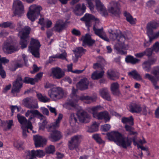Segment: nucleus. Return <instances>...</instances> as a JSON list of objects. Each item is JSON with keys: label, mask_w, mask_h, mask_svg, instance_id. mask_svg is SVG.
<instances>
[{"label": "nucleus", "mask_w": 159, "mask_h": 159, "mask_svg": "<svg viewBox=\"0 0 159 159\" xmlns=\"http://www.w3.org/2000/svg\"><path fill=\"white\" fill-rule=\"evenodd\" d=\"M55 151V147L52 145H50L45 148V152L48 154H53Z\"/></svg>", "instance_id": "obj_46"}, {"label": "nucleus", "mask_w": 159, "mask_h": 159, "mask_svg": "<svg viewBox=\"0 0 159 159\" xmlns=\"http://www.w3.org/2000/svg\"><path fill=\"white\" fill-rule=\"evenodd\" d=\"M47 107L48 108L49 110L51 112L54 114V116H56L57 115V112L56 109L54 107H52L49 105L47 106Z\"/></svg>", "instance_id": "obj_56"}, {"label": "nucleus", "mask_w": 159, "mask_h": 159, "mask_svg": "<svg viewBox=\"0 0 159 159\" xmlns=\"http://www.w3.org/2000/svg\"><path fill=\"white\" fill-rule=\"evenodd\" d=\"M23 103L25 107L30 109H37L39 107L37 100L31 97H27L24 99Z\"/></svg>", "instance_id": "obj_11"}, {"label": "nucleus", "mask_w": 159, "mask_h": 159, "mask_svg": "<svg viewBox=\"0 0 159 159\" xmlns=\"http://www.w3.org/2000/svg\"><path fill=\"white\" fill-rule=\"evenodd\" d=\"M121 121L124 124L128 123L131 125H133L134 124V119L132 116H130L129 117H123L121 119Z\"/></svg>", "instance_id": "obj_40"}, {"label": "nucleus", "mask_w": 159, "mask_h": 159, "mask_svg": "<svg viewBox=\"0 0 159 159\" xmlns=\"http://www.w3.org/2000/svg\"><path fill=\"white\" fill-rule=\"evenodd\" d=\"M129 107V111L132 113H139L142 111V108L140 106L135 103H131Z\"/></svg>", "instance_id": "obj_27"}, {"label": "nucleus", "mask_w": 159, "mask_h": 159, "mask_svg": "<svg viewBox=\"0 0 159 159\" xmlns=\"http://www.w3.org/2000/svg\"><path fill=\"white\" fill-rule=\"evenodd\" d=\"M72 64H70V72H71L73 73H76V74H80L82 73L85 70L84 69L82 70H76L74 71H73L72 70Z\"/></svg>", "instance_id": "obj_59"}, {"label": "nucleus", "mask_w": 159, "mask_h": 159, "mask_svg": "<svg viewBox=\"0 0 159 159\" xmlns=\"http://www.w3.org/2000/svg\"><path fill=\"white\" fill-rule=\"evenodd\" d=\"M82 39H83V45H87L89 47L92 46L95 43V41L91 39L90 35L89 34H86L84 36H82Z\"/></svg>", "instance_id": "obj_21"}, {"label": "nucleus", "mask_w": 159, "mask_h": 159, "mask_svg": "<svg viewBox=\"0 0 159 159\" xmlns=\"http://www.w3.org/2000/svg\"><path fill=\"white\" fill-rule=\"evenodd\" d=\"M102 130L103 131H107L109 130L111 128V126L109 124H106L102 126Z\"/></svg>", "instance_id": "obj_57"}, {"label": "nucleus", "mask_w": 159, "mask_h": 159, "mask_svg": "<svg viewBox=\"0 0 159 159\" xmlns=\"http://www.w3.org/2000/svg\"><path fill=\"white\" fill-rule=\"evenodd\" d=\"M95 118L99 120L104 119L105 122L109 121L110 119L108 113L106 111L98 113Z\"/></svg>", "instance_id": "obj_24"}, {"label": "nucleus", "mask_w": 159, "mask_h": 159, "mask_svg": "<svg viewBox=\"0 0 159 159\" xmlns=\"http://www.w3.org/2000/svg\"><path fill=\"white\" fill-rule=\"evenodd\" d=\"M16 30L19 32L18 36L20 38L19 44L21 46V48L23 49L26 48L31 28L29 26H27L22 29V25L20 23H18L17 25Z\"/></svg>", "instance_id": "obj_3"}, {"label": "nucleus", "mask_w": 159, "mask_h": 159, "mask_svg": "<svg viewBox=\"0 0 159 159\" xmlns=\"http://www.w3.org/2000/svg\"><path fill=\"white\" fill-rule=\"evenodd\" d=\"M158 25V23L154 20H152L148 23L146 26L147 35L149 36L152 35L154 30L157 28Z\"/></svg>", "instance_id": "obj_17"}, {"label": "nucleus", "mask_w": 159, "mask_h": 159, "mask_svg": "<svg viewBox=\"0 0 159 159\" xmlns=\"http://www.w3.org/2000/svg\"><path fill=\"white\" fill-rule=\"evenodd\" d=\"M22 86V79L20 76H18L16 80L13 83L11 92L14 95L20 92Z\"/></svg>", "instance_id": "obj_13"}, {"label": "nucleus", "mask_w": 159, "mask_h": 159, "mask_svg": "<svg viewBox=\"0 0 159 159\" xmlns=\"http://www.w3.org/2000/svg\"><path fill=\"white\" fill-rule=\"evenodd\" d=\"M128 75L132 76L134 79L137 80H140L142 79L140 75L136 70H134L128 73Z\"/></svg>", "instance_id": "obj_41"}, {"label": "nucleus", "mask_w": 159, "mask_h": 159, "mask_svg": "<svg viewBox=\"0 0 159 159\" xmlns=\"http://www.w3.org/2000/svg\"><path fill=\"white\" fill-rule=\"evenodd\" d=\"M153 51L151 48H147L145 51L143 52H145V55H146L148 57H150L152 55Z\"/></svg>", "instance_id": "obj_54"}, {"label": "nucleus", "mask_w": 159, "mask_h": 159, "mask_svg": "<svg viewBox=\"0 0 159 159\" xmlns=\"http://www.w3.org/2000/svg\"><path fill=\"white\" fill-rule=\"evenodd\" d=\"M36 96L38 99L41 102L46 103L50 101V99L45 95H43L41 93H37Z\"/></svg>", "instance_id": "obj_38"}, {"label": "nucleus", "mask_w": 159, "mask_h": 159, "mask_svg": "<svg viewBox=\"0 0 159 159\" xmlns=\"http://www.w3.org/2000/svg\"><path fill=\"white\" fill-rule=\"evenodd\" d=\"M132 126V125H129L126 124L125 125V128L126 130L129 132V135H133L137 134V132H136L134 131V128L132 127L131 126Z\"/></svg>", "instance_id": "obj_43"}, {"label": "nucleus", "mask_w": 159, "mask_h": 159, "mask_svg": "<svg viewBox=\"0 0 159 159\" xmlns=\"http://www.w3.org/2000/svg\"><path fill=\"white\" fill-rule=\"evenodd\" d=\"M0 27L2 28H9L10 29H14L16 27V25L11 21H7L3 22L0 24Z\"/></svg>", "instance_id": "obj_32"}, {"label": "nucleus", "mask_w": 159, "mask_h": 159, "mask_svg": "<svg viewBox=\"0 0 159 159\" xmlns=\"http://www.w3.org/2000/svg\"><path fill=\"white\" fill-rule=\"evenodd\" d=\"M77 90L72 88L71 101L70 100V106L74 107L75 109L78 108V106L77 104L79 99L81 100H86L87 103H90L92 102H95L97 99V95L94 94L92 96H82L80 97L77 96L76 93Z\"/></svg>", "instance_id": "obj_4"}, {"label": "nucleus", "mask_w": 159, "mask_h": 159, "mask_svg": "<svg viewBox=\"0 0 159 159\" xmlns=\"http://www.w3.org/2000/svg\"><path fill=\"white\" fill-rule=\"evenodd\" d=\"M40 110L44 115L47 116L49 115V112L47 108L44 107H42L40 108Z\"/></svg>", "instance_id": "obj_55"}, {"label": "nucleus", "mask_w": 159, "mask_h": 159, "mask_svg": "<svg viewBox=\"0 0 159 159\" xmlns=\"http://www.w3.org/2000/svg\"><path fill=\"white\" fill-rule=\"evenodd\" d=\"M99 92L103 98L108 101H111L110 96L107 89L103 88L100 89Z\"/></svg>", "instance_id": "obj_30"}, {"label": "nucleus", "mask_w": 159, "mask_h": 159, "mask_svg": "<svg viewBox=\"0 0 159 159\" xmlns=\"http://www.w3.org/2000/svg\"><path fill=\"white\" fill-rule=\"evenodd\" d=\"M63 118L62 114H59L56 121L52 123L47 128L48 132H51L48 137V139L52 142H56L59 141L62 137L61 133L57 130L60 126V123Z\"/></svg>", "instance_id": "obj_2"}, {"label": "nucleus", "mask_w": 159, "mask_h": 159, "mask_svg": "<svg viewBox=\"0 0 159 159\" xmlns=\"http://www.w3.org/2000/svg\"><path fill=\"white\" fill-rule=\"evenodd\" d=\"M36 116H37L41 119H45V117L42 114L37 110H28L25 113L26 117H29L28 120H34Z\"/></svg>", "instance_id": "obj_14"}, {"label": "nucleus", "mask_w": 159, "mask_h": 159, "mask_svg": "<svg viewBox=\"0 0 159 159\" xmlns=\"http://www.w3.org/2000/svg\"><path fill=\"white\" fill-rule=\"evenodd\" d=\"M149 38V42H151L153 40L158 38L159 37V31L155 34H154V32L152 35L151 36L148 35Z\"/></svg>", "instance_id": "obj_49"}, {"label": "nucleus", "mask_w": 159, "mask_h": 159, "mask_svg": "<svg viewBox=\"0 0 159 159\" xmlns=\"http://www.w3.org/2000/svg\"><path fill=\"white\" fill-rule=\"evenodd\" d=\"M113 39L116 40L117 41V43L115 45V49L120 53L122 55H125L127 54L126 51H124L123 49H125V36L121 33L118 34L115 33L113 34Z\"/></svg>", "instance_id": "obj_6"}, {"label": "nucleus", "mask_w": 159, "mask_h": 159, "mask_svg": "<svg viewBox=\"0 0 159 159\" xmlns=\"http://www.w3.org/2000/svg\"><path fill=\"white\" fill-rule=\"evenodd\" d=\"M151 73L153 75L148 73L146 74L144 78L151 82L154 86L155 89H159V86L157 85V82L159 81V66L155 67Z\"/></svg>", "instance_id": "obj_7"}, {"label": "nucleus", "mask_w": 159, "mask_h": 159, "mask_svg": "<svg viewBox=\"0 0 159 159\" xmlns=\"http://www.w3.org/2000/svg\"><path fill=\"white\" fill-rule=\"evenodd\" d=\"M89 82L87 79L84 78L81 79L77 84V88L81 91L85 90L88 88Z\"/></svg>", "instance_id": "obj_23"}, {"label": "nucleus", "mask_w": 159, "mask_h": 159, "mask_svg": "<svg viewBox=\"0 0 159 159\" xmlns=\"http://www.w3.org/2000/svg\"><path fill=\"white\" fill-rule=\"evenodd\" d=\"M72 33L73 34L76 36H79L81 35V32L80 31L78 30L74 29L71 31Z\"/></svg>", "instance_id": "obj_58"}, {"label": "nucleus", "mask_w": 159, "mask_h": 159, "mask_svg": "<svg viewBox=\"0 0 159 159\" xmlns=\"http://www.w3.org/2000/svg\"><path fill=\"white\" fill-rule=\"evenodd\" d=\"M104 71L102 70L100 72L96 70L94 71L92 74L91 78L93 80H98L102 78L103 76Z\"/></svg>", "instance_id": "obj_36"}, {"label": "nucleus", "mask_w": 159, "mask_h": 159, "mask_svg": "<svg viewBox=\"0 0 159 159\" xmlns=\"http://www.w3.org/2000/svg\"><path fill=\"white\" fill-rule=\"evenodd\" d=\"M124 16L126 18V20L131 24H134L136 23V18H134L127 11H125Z\"/></svg>", "instance_id": "obj_31"}, {"label": "nucleus", "mask_w": 159, "mask_h": 159, "mask_svg": "<svg viewBox=\"0 0 159 159\" xmlns=\"http://www.w3.org/2000/svg\"><path fill=\"white\" fill-rule=\"evenodd\" d=\"M12 8L14 10V14L15 16H20L23 13L24 5L20 0H17L14 1Z\"/></svg>", "instance_id": "obj_12"}, {"label": "nucleus", "mask_w": 159, "mask_h": 159, "mask_svg": "<svg viewBox=\"0 0 159 159\" xmlns=\"http://www.w3.org/2000/svg\"><path fill=\"white\" fill-rule=\"evenodd\" d=\"M66 25V24L65 23H63L61 22L57 21L55 24L53 29L54 31L60 32L64 29Z\"/></svg>", "instance_id": "obj_29"}, {"label": "nucleus", "mask_w": 159, "mask_h": 159, "mask_svg": "<svg viewBox=\"0 0 159 159\" xmlns=\"http://www.w3.org/2000/svg\"><path fill=\"white\" fill-rule=\"evenodd\" d=\"M78 118L80 122L84 123L89 122L90 120V117L87 113L85 111L80 113L78 116Z\"/></svg>", "instance_id": "obj_25"}, {"label": "nucleus", "mask_w": 159, "mask_h": 159, "mask_svg": "<svg viewBox=\"0 0 159 159\" xmlns=\"http://www.w3.org/2000/svg\"><path fill=\"white\" fill-rule=\"evenodd\" d=\"M67 54L65 51L61 53L57 54L56 55H53L49 57V60H52L53 59L58 58L62 59H66Z\"/></svg>", "instance_id": "obj_35"}, {"label": "nucleus", "mask_w": 159, "mask_h": 159, "mask_svg": "<svg viewBox=\"0 0 159 159\" xmlns=\"http://www.w3.org/2000/svg\"><path fill=\"white\" fill-rule=\"evenodd\" d=\"M17 117L18 121L22 125L21 126H24L30 128V129L34 133H36L35 131L32 130L33 126L31 122L28 120H27L26 118L24 116H21L20 115L18 114Z\"/></svg>", "instance_id": "obj_18"}, {"label": "nucleus", "mask_w": 159, "mask_h": 159, "mask_svg": "<svg viewBox=\"0 0 159 159\" xmlns=\"http://www.w3.org/2000/svg\"><path fill=\"white\" fill-rule=\"evenodd\" d=\"M23 82L26 83L30 84H34L36 82V80L34 78H31L29 77H25Z\"/></svg>", "instance_id": "obj_47"}, {"label": "nucleus", "mask_w": 159, "mask_h": 159, "mask_svg": "<svg viewBox=\"0 0 159 159\" xmlns=\"http://www.w3.org/2000/svg\"><path fill=\"white\" fill-rule=\"evenodd\" d=\"M140 60H125L126 63L132 65H134L139 63Z\"/></svg>", "instance_id": "obj_60"}, {"label": "nucleus", "mask_w": 159, "mask_h": 159, "mask_svg": "<svg viewBox=\"0 0 159 159\" xmlns=\"http://www.w3.org/2000/svg\"><path fill=\"white\" fill-rule=\"evenodd\" d=\"M98 129V125L95 121L93 122L91 126L89 128L88 132L93 133L97 131Z\"/></svg>", "instance_id": "obj_42"}, {"label": "nucleus", "mask_w": 159, "mask_h": 159, "mask_svg": "<svg viewBox=\"0 0 159 159\" xmlns=\"http://www.w3.org/2000/svg\"><path fill=\"white\" fill-rule=\"evenodd\" d=\"M102 107L100 106H97L91 108V110L93 112V115L94 117L95 118L98 115V111L102 110Z\"/></svg>", "instance_id": "obj_45"}, {"label": "nucleus", "mask_w": 159, "mask_h": 159, "mask_svg": "<svg viewBox=\"0 0 159 159\" xmlns=\"http://www.w3.org/2000/svg\"><path fill=\"white\" fill-rule=\"evenodd\" d=\"M109 12L115 15L116 16H119L120 13L119 7L116 4H115L113 6L108 7Z\"/></svg>", "instance_id": "obj_26"}, {"label": "nucleus", "mask_w": 159, "mask_h": 159, "mask_svg": "<svg viewBox=\"0 0 159 159\" xmlns=\"http://www.w3.org/2000/svg\"><path fill=\"white\" fill-rule=\"evenodd\" d=\"M80 20L81 21H91V20L97 21L98 19L96 18L94 16L86 13L83 17L80 19Z\"/></svg>", "instance_id": "obj_39"}, {"label": "nucleus", "mask_w": 159, "mask_h": 159, "mask_svg": "<svg viewBox=\"0 0 159 159\" xmlns=\"http://www.w3.org/2000/svg\"><path fill=\"white\" fill-rule=\"evenodd\" d=\"M108 139L110 141H114L118 145L126 149L129 147L132 143V139L128 137H123L120 133L117 131H112L107 134Z\"/></svg>", "instance_id": "obj_1"}, {"label": "nucleus", "mask_w": 159, "mask_h": 159, "mask_svg": "<svg viewBox=\"0 0 159 159\" xmlns=\"http://www.w3.org/2000/svg\"><path fill=\"white\" fill-rule=\"evenodd\" d=\"M93 30L94 31L95 34L100 37V36L102 35V33L103 32V29L102 28L101 29H97L94 26L93 27Z\"/></svg>", "instance_id": "obj_48"}, {"label": "nucleus", "mask_w": 159, "mask_h": 159, "mask_svg": "<svg viewBox=\"0 0 159 159\" xmlns=\"http://www.w3.org/2000/svg\"><path fill=\"white\" fill-rule=\"evenodd\" d=\"M107 74L108 77L112 80H115L118 78L116 73L111 69L108 70Z\"/></svg>", "instance_id": "obj_37"}, {"label": "nucleus", "mask_w": 159, "mask_h": 159, "mask_svg": "<svg viewBox=\"0 0 159 159\" xmlns=\"http://www.w3.org/2000/svg\"><path fill=\"white\" fill-rule=\"evenodd\" d=\"M21 128L23 130V136L24 138H25L27 136L26 133L29 132L28 129H30V128L27 126H21Z\"/></svg>", "instance_id": "obj_53"}, {"label": "nucleus", "mask_w": 159, "mask_h": 159, "mask_svg": "<svg viewBox=\"0 0 159 159\" xmlns=\"http://www.w3.org/2000/svg\"><path fill=\"white\" fill-rule=\"evenodd\" d=\"M96 6L97 11L104 16H107L108 15L106 8L100 0H95Z\"/></svg>", "instance_id": "obj_20"}, {"label": "nucleus", "mask_w": 159, "mask_h": 159, "mask_svg": "<svg viewBox=\"0 0 159 159\" xmlns=\"http://www.w3.org/2000/svg\"><path fill=\"white\" fill-rule=\"evenodd\" d=\"M51 76L55 79H59L65 75V73L60 68L56 67L51 69Z\"/></svg>", "instance_id": "obj_16"}, {"label": "nucleus", "mask_w": 159, "mask_h": 159, "mask_svg": "<svg viewBox=\"0 0 159 159\" xmlns=\"http://www.w3.org/2000/svg\"><path fill=\"white\" fill-rule=\"evenodd\" d=\"M46 20H45L44 18H40L39 19L38 23L42 26H44L46 22Z\"/></svg>", "instance_id": "obj_63"}, {"label": "nucleus", "mask_w": 159, "mask_h": 159, "mask_svg": "<svg viewBox=\"0 0 159 159\" xmlns=\"http://www.w3.org/2000/svg\"><path fill=\"white\" fill-rule=\"evenodd\" d=\"M33 70L31 71V73L33 74L39 70L40 68L38 67L36 65L34 64L33 65Z\"/></svg>", "instance_id": "obj_61"}, {"label": "nucleus", "mask_w": 159, "mask_h": 159, "mask_svg": "<svg viewBox=\"0 0 159 159\" xmlns=\"http://www.w3.org/2000/svg\"><path fill=\"white\" fill-rule=\"evenodd\" d=\"M119 85L117 82H114L111 84V90L114 95H118L120 94L119 90Z\"/></svg>", "instance_id": "obj_34"}, {"label": "nucleus", "mask_w": 159, "mask_h": 159, "mask_svg": "<svg viewBox=\"0 0 159 159\" xmlns=\"http://www.w3.org/2000/svg\"><path fill=\"white\" fill-rule=\"evenodd\" d=\"M88 5V7L91 11H93L94 8V5H93L91 0H85Z\"/></svg>", "instance_id": "obj_52"}, {"label": "nucleus", "mask_w": 159, "mask_h": 159, "mask_svg": "<svg viewBox=\"0 0 159 159\" xmlns=\"http://www.w3.org/2000/svg\"><path fill=\"white\" fill-rule=\"evenodd\" d=\"M49 82L46 83L45 86L46 88L50 89L48 91V94L52 100L56 101L66 96V93L64 92L61 88L54 87Z\"/></svg>", "instance_id": "obj_5"}, {"label": "nucleus", "mask_w": 159, "mask_h": 159, "mask_svg": "<svg viewBox=\"0 0 159 159\" xmlns=\"http://www.w3.org/2000/svg\"><path fill=\"white\" fill-rule=\"evenodd\" d=\"M43 75V72H39L36 75L35 77L34 78V79L36 80V82H37L42 77Z\"/></svg>", "instance_id": "obj_62"}, {"label": "nucleus", "mask_w": 159, "mask_h": 159, "mask_svg": "<svg viewBox=\"0 0 159 159\" xmlns=\"http://www.w3.org/2000/svg\"><path fill=\"white\" fill-rule=\"evenodd\" d=\"M82 139V136L80 135H76L72 137L70 141V150L77 148Z\"/></svg>", "instance_id": "obj_15"}, {"label": "nucleus", "mask_w": 159, "mask_h": 159, "mask_svg": "<svg viewBox=\"0 0 159 159\" xmlns=\"http://www.w3.org/2000/svg\"><path fill=\"white\" fill-rule=\"evenodd\" d=\"M42 7L40 6L32 5L29 8V11L27 13L28 18L32 22L37 19L40 15V12Z\"/></svg>", "instance_id": "obj_8"}, {"label": "nucleus", "mask_w": 159, "mask_h": 159, "mask_svg": "<svg viewBox=\"0 0 159 159\" xmlns=\"http://www.w3.org/2000/svg\"><path fill=\"white\" fill-rule=\"evenodd\" d=\"M26 157L27 159H34L35 158L34 150L30 151L28 150L25 152Z\"/></svg>", "instance_id": "obj_44"}, {"label": "nucleus", "mask_w": 159, "mask_h": 159, "mask_svg": "<svg viewBox=\"0 0 159 159\" xmlns=\"http://www.w3.org/2000/svg\"><path fill=\"white\" fill-rule=\"evenodd\" d=\"M40 46V43L38 40L31 39L29 49L35 57L38 58L39 57V50Z\"/></svg>", "instance_id": "obj_10"}, {"label": "nucleus", "mask_w": 159, "mask_h": 159, "mask_svg": "<svg viewBox=\"0 0 159 159\" xmlns=\"http://www.w3.org/2000/svg\"><path fill=\"white\" fill-rule=\"evenodd\" d=\"M86 8V7L84 4H82V6L80 4H78L75 6L74 9V12L76 15L81 16L85 12Z\"/></svg>", "instance_id": "obj_22"}, {"label": "nucleus", "mask_w": 159, "mask_h": 159, "mask_svg": "<svg viewBox=\"0 0 159 159\" xmlns=\"http://www.w3.org/2000/svg\"><path fill=\"white\" fill-rule=\"evenodd\" d=\"M20 49L19 44L12 40H8L4 43L3 47L4 52L7 54H11Z\"/></svg>", "instance_id": "obj_9"}, {"label": "nucleus", "mask_w": 159, "mask_h": 159, "mask_svg": "<svg viewBox=\"0 0 159 159\" xmlns=\"http://www.w3.org/2000/svg\"><path fill=\"white\" fill-rule=\"evenodd\" d=\"M145 55V52H142L135 54V56L138 58H141Z\"/></svg>", "instance_id": "obj_64"}, {"label": "nucleus", "mask_w": 159, "mask_h": 159, "mask_svg": "<svg viewBox=\"0 0 159 159\" xmlns=\"http://www.w3.org/2000/svg\"><path fill=\"white\" fill-rule=\"evenodd\" d=\"M86 50L84 49L82 47H78L73 50L76 59L80 57L82 55L84 54Z\"/></svg>", "instance_id": "obj_28"}, {"label": "nucleus", "mask_w": 159, "mask_h": 159, "mask_svg": "<svg viewBox=\"0 0 159 159\" xmlns=\"http://www.w3.org/2000/svg\"><path fill=\"white\" fill-rule=\"evenodd\" d=\"M156 60H147L145 61L142 64L143 69L146 71H149L151 66L153 64Z\"/></svg>", "instance_id": "obj_33"}, {"label": "nucleus", "mask_w": 159, "mask_h": 159, "mask_svg": "<svg viewBox=\"0 0 159 159\" xmlns=\"http://www.w3.org/2000/svg\"><path fill=\"white\" fill-rule=\"evenodd\" d=\"M153 51L156 52H159V43L156 42L151 48Z\"/></svg>", "instance_id": "obj_51"}, {"label": "nucleus", "mask_w": 159, "mask_h": 159, "mask_svg": "<svg viewBox=\"0 0 159 159\" xmlns=\"http://www.w3.org/2000/svg\"><path fill=\"white\" fill-rule=\"evenodd\" d=\"M34 140L36 148L43 147L46 144L47 142L45 138L37 135L34 136Z\"/></svg>", "instance_id": "obj_19"}, {"label": "nucleus", "mask_w": 159, "mask_h": 159, "mask_svg": "<svg viewBox=\"0 0 159 159\" xmlns=\"http://www.w3.org/2000/svg\"><path fill=\"white\" fill-rule=\"evenodd\" d=\"M34 153L35 157H41L45 155V153L43 151L41 150H37L36 151L34 150Z\"/></svg>", "instance_id": "obj_50"}]
</instances>
